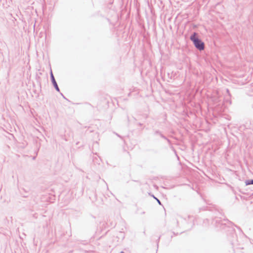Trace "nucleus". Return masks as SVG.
<instances>
[{
    "label": "nucleus",
    "instance_id": "f257e3e1",
    "mask_svg": "<svg viewBox=\"0 0 253 253\" xmlns=\"http://www.w3.org/2000/svg\"><path fill=\"white\" fill-rule=\"evenodd\" d=\"M190 40L193 42L195 47L200 50L204 49L205 44L197 37V34L194 33L191 37Z\"/></svg>",
    "mask_w": 253,
    "mask_h": 253
},
{
    "label": "nucleus",
    "instance_id": "f03ea898",
    "mask_svg": "<svg viewBox=\"0 0 253 253\" xmlns=\"http://www.w3.org/2000/svg\"><path fill=\"white\" fill-rule=\"evenodd\" d=\"M52 78L53 83V84H54V85L55 87L56 88V89L58 91H59V88H58V87L57 84V83H56V82H55V79H54V77H53V75H52Z\"/></svg>",
    "mask_w": 253,
    "mask_h": 253
},
{
    "label": "nucleus",
    "instance_id": "7ed1b4c3",
    "mask_svg": "<svg viewBox=\"0 0 253 253\" xmlns=\"http://www.w3.org/2000/svg\"><path fill=\"white\" fill-rule=\"evenodd\" d=\"M246 184L247 185H250V184H253V180L246 181Z\"/></svg>",
    "mask_w": 253,
    "mask_h": 253
},
{
    "label": "nucleus",
    "instance_id": "20e7f679",
    "mask_svg": "<svg viewBox=\"0 0 253 253\" xmlns=\"http://www.w3.org/2000/svg\"><path fill=\"white\" fill-rule=\"evenodd\" d=\"M158 203H159V204H160V202L159 200H158Z\"/></svg>",
    "mask_w": 253,
    "mask_h": 253
},
{
    "label": "nucleus",
    "instance_id": "39448f33",
    "mask_svg": "<svg viewBox=\"0 0 253 253\" xmlns=\"http://www.w3.org/2000/svg\"><path fill=\"white\" fill-rule=\"evenodd\" d=\"M121 253H124V252H121Z\"/></svg>",
    "mask_w": 253,
    "mask_h": 253
}]
</instances>
